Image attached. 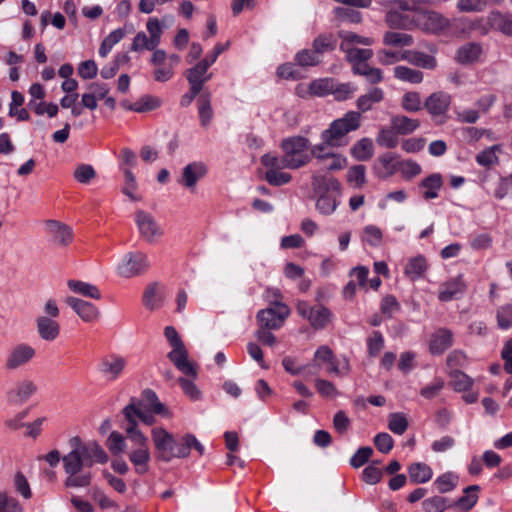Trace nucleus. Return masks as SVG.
I'll use <instances>...</instances> for the list:
<instances>
[{"instance_id":"1","label":"nucleus","mask_w":512,"mask_h":512,"mask_svg":"<svg viewBox=\"0 0 512 512\" xmlns=\"http://www.w3.org/2000/svg\"><path fill=\"white\" fill-rule=\"evenodd\" d=\"M71 451L62 457L65 473V486L72 488L87 487L91 484L92 474L85 468H91L95 462L105 464L109 457L104 449L96 441L84 442L78 436L69 440ZM51 467H56L61 454L58 450H52L43 456Z\"/></svg>"},{"instance_id":"2","label":"nucleus","mask_w":512,"mask_h":512,"mask_svg":"<svg viewBox=\"0 0 512 512\" xmlns=\"http://www.w3.org/2000/svg\"><path fill=\"white\" fill-rule=\"evenodd\" d=\"M151 438L155 447V458L165 463H169L174 458H187L192 448L200 456L205 452L204 446L190 433L176 440L165 428L154 427L151 430Z\"/></svg>"},{"instance_id":"3","label":"nucleus","mask_w":512,"mask_h":512,"mask_svg":"<svg viewBox=\"0 0 512 512\" xmlns=\"http://www.w3.org/2000/svg\"><path fill=\"white\" fill-rule=\"evenodd\" d=\"M496 96L494 94H487L480 97L475 107H454L455 120L460 124H475L481 117L489 112L490 108L494 105Z\"/></svg>"},{"instance_id":"4","label":"nucleus","mask_w":512,"mask_h":512,"mask_svg":"<svg viewBox=\"0 0 512 512\" xmlns=\"http://www.w3.org/2000/svg\"><path fill=\"white\" fill-rule=\"evenodd\" d=\"M290 309L282 302H275V306L258 311L256 318L259 328L277 330L282 327L289 316Z\"/></svg>"},{"instance_id":"5","label":"nucleus","mask_w":512,"mask_h":512,"mask_svg":"<svg viewBox=\"0 0 512 512\" xmlns=\"http://www.w3.org/2000/svg\"><path fill=\"white\" fill-rule=\"evenodd\" d=\"M129 439L136 445V448L128 455L129 460L133 464L135 472L143 475L148 472L151 459L148 438L145 435H138Z\"/></svg>"},{"instance_id":"6","label":"nucleus","mask_w":512,"mask_h":512,"mask_svg":"<svg viewBox=\"0 0 512 512\" xmlns=\"http://www.w3.org/2000/svg\"><path fill=\"white\" fill-rule=\"evenodd\" d=\"M282 149L287 159H293L298 165L297 169L306 165L310 161V155L306 150L308 140L301 136H294L283 140Z\"/></svg>"},{"instance_id":"7","label":"nucleus","mask_w":512,"mask_h":512,"mask_svg":"<svg viewBox=\"0 0 512 512\" xmlns=\"http://www.w3.org/2000/svg\"><path fill=\"white\" fill-rule=\"evenodd\" d=\"M150 264L147 256L142 252L126 254L118 266V273L122 277L131 278L145 273Z\"/></svg>"},{"instance_id":"8","label":"nucleus","mask_w":512,"mask_h":512,"mask_svg":"<svg viewBox=\"0 0 512 512\" xmlns=\"http://www.w3.org/2000/svg\"><path fill=\"white\" fill-rule=\"evenodd\" d=\"M144 408L145 404L143 401H140L139 399L132 397L129 403L122 409V414L124 416L125 421L127 422L125 432L128 438L136 437L138 435H144L138 429V422L141 421Z\"/></svg>"},{"instance_id":"9","label":"nucleus","mask_w":512,"mask_h":512,"mask_svg":"<svg viewBox=\"0 0 512 512\" xmlns=\"http://www.w3.org/2000/svg\"><path fill=\"white\" fill-rule=\"evenodd\" d=\"M135 222L139 229L140 235L147 242H155L163 235V230L157 223L156 219L144 210H138L135 213Z\"/></svg>"},{"instance_id":"10","label":"nucleus","mask_w":512,"mask_h":512,"mask_svg":"<svg viewBox=\"0 0 512 512\" xmlns=\"http://www.w3.org/2000/svg\"><path fill=\"white\" fill-rule=\"evenodd\" d=\"M418 26L429 33H439L450 26V21L436 11H423L417 18Z\"/></svg>"},{"instance_id":"11","label":"nucleus","mask_w":512,"mask_h":512,"mask_svg":"<svg viewBox=\"0 0 512 512\" xmlns=\"http://www.w3.org/2000/svg\"><path fill=\"white\" fill-rule=\"evenodd\" d=\"M126 365V358L118 354H110L101 359L99 369L107 380L114 381L121 376Z\"/></svg>"},{"instance_id":"12","label":"nucleus","mask_w":512,"mask_h":512,"mask_svg":"<svg viewBox=\"0 0 512 512\" xmlns=\"http://www.w3.org/2000/svg\"><path fill=\"white\" fill-rule=\"evenodd\" d=\"M35 356V349L28 344H18L11 349L5 361L8 370H15L28 363Z\"/></svg>"},{"instance_id":"13","label":"nucleus","mask_w":512,"mask_h":512,"mask_svg":"<svg viewBox=\"0 0 512 512\" xmlns=\"http://www.w3.org/2000/svg\"><path fill=\"white\" fill-rule=\"evenodd\" d=\"M167 357L180 372L192 378L197 377L196 368L188 360V351L184 344L172 347V350L167 354Z\"/></svg>"},{"instance_id":"14","label":"nucleus","mask_w":512,"mask_h":512,"mask_svg":"<svg viewBox=\"0 0 512 512\" xmlns=\"http://www.w3.org/2000/svg\"><path fill=\"white\" fill-rule=\"evenodd\" d=\"M45 226L55 245L65 247L72 242L73 231L70 226L57 220H47Z\"/></svg>"},{"instance_id":"15","label":"nucleus","mask_w":512,"mask_h":512,"mask_svg":"<svg viewBox=\"0 0 512 512\" xmlns=\"http://www.w3.org/2000/svg\"><path fill=\"white\" fill-rule=\"evenodd\" d=\"M207 174V167L202 162H192L183 168L178 183L183 187L193 190L197 182Z\"/></svg>"},{"instance_id":"16","label":"nucleus","mask_w":512,"mask_h":512,"mask_svg":"<svg viewBox=\"0 0 512 512\" xmlns=\"http://www.w3.org/2000/svg\"><path fill=\"white\" fill-rule=\"evenodd\" d=\"M210 66L211 62H209L208 58H205L187 70L186 77L194 93H199L202 90L203 84L211 78L212 74L206 75Z\"/></svg>"},{"instance_id":"17","label":"nucleus","mask_w":512,"mask_h":512,"mask_svg":"<svg viewBox=\"0 0 512 512\" xmlns=\"http://www.w3.org/2000/svg\"><path fill=\"white\" fill-rule=\"evenodd\" d=\"M451 101L452 97L450 94L443 91H438L427 97L424 102V107L430 115L442 116L448 111L451 105Z\"/></svg>"},{"instance_id":"18","label":"nucleus","mask_w":512,"mask_h":512,"mask_svg":"<svg viewBox=\"0 0 512 512\" xmlns=\"http://www.w3.org/2000/svg\"><path fill=\"white\" fill-rule=\"evenodd\" d=\"M466 289L467 285L463 275H458L441 285L438 298L443 302L458 299L465 293Z\"/></svg>"},{"instance_id":"19","label":"nucleus","mask_w":512,"mask_h":512,"mask_svg":"<svg viewBox=\"0 0 512 512\" xmlns=\"http://www.w3.org/2000/svg\"><path fill=\"white\" fill-rule=\"evenodd\" d=\"M65 302L85 322H93L100 316V311L90 302L76 297H67Z\"/></svg>"},{"instance_id":"20","label":"nucleus","mask_w":512,"mask_h":512,"mask_svg":"<svg viewBox=\"0 0 512 512\" xmlns=\"http://www.w3.org/2000/svg\"><path fill=\"white\" fill-rule=\"evenodd\" d=\"M453 333L447 328H439L430 336L429 351L433 355L443 354L453 345Z\"/></svg>"},{"instance_id":"21","label":"nucleus","mask_w":512,"mask_h":512,"mask_svg":"<svg viewBox=\"0 0 512 512\" xmlns=\"http://www.w3.org/2000/svg\"><path fill=\"white\" fill-rule=\"evenodd\" d=\"M36 391L37 386L33 381L23 380L14 389L7 392V400L11 404L20 405L28 401Z\"/></svg>"},{"instance_id":"22","label":"nucleus","mask_w":512,"mask_h":512,"mask_svg":"<svg viewBox=\"0 0 512 512\" xmlns=\"http://www.w3.org/2000/svg\"><path fill=\"white\" fill-rule=\"evenodd\" d=\"M312 187L316 194L324 195V194H340V183L339 181L327 175H322L319 173H314L312 176Z\"/></svg>"},{"instance_id":"23","label":"nucleus","mask_w":512,"mask_h":512,"mask_svg":"<svg viewBox=\"0 0 512 512\" xmlns=\"http://www.w3.org/2000/svg\"><path fill=\"white\" fill-rule=\"evenodd\" d=\"M401 59L414 66L428 70H433L437 66V60L434 56L415 50L402 51Z\"/></svg>"},{"instance_id":"24","label":"nucleus","mask_w":512,"mask_h":512,"mask_svg":"<svg viewBox=\"0 0 512 512\" xmlns=\"http://www.w3.org/2000/svg\"><path fill=\"white\" fill-rule=\"evenodd\" d=\"M482 52L483 48L480 43L469 42L457 49L455 59L463 65L472 64L479 60Z\"/></svg>"},{"instance_id":"25","label":"nucleus","mask_w":512,"mask_h":512,"mask_svg":"<svg viewBox=\"0 0 512 512\" xmlns=\"http://www.w3.org/2000/svg\"><path fill=\"white\" fill-rule=\"evenodd\" d=\"M39 336L45 341L55 340L60 333V325L57 321L47 316H40L36 320Z\"/></svg>"},{"instance_id":"26","label":"nucleus","mask_w":512,"mask_h":512,"mask_svg":"<svg viewBox=\"0 0 512 512\" xmlns=\"http://www.w3.org/2000/svg\"><path fill=\"white\" fill-rule=\"evenodd\" d=\"M385 22L391 29L410 30L416 25V22L408 15L395 10H389L386 13Z\"/></svg>"},{"instance_id":"27","label":"nucleus","mask_w":512,"mask_h":512,"mask_svg":"<svg viewBox=\"0 0 512 512\" xmlns=\"http://www.w3.org/2000/svg\"><path fill=\"white\" fill-rule=\"evenodd\" d=\"M339 48L346 54V60L351 63L353 67L356 63L366 62L373 55L371 49L354 48L346 45V43H340Z\"/></svg>"},{"instance_id":"28","label":"nucleus","mask_w":512,"mask_h":512,"mask_svg":"<svg viewBox=\"0 0 512 512\" xmlns=\"http://www.w3.org/2000/svg\"><path fill=\"white\" fill-rule=\"evenodd\" d=\"M409 479L414 484L426 483L433 475L432 469L425 463H413L408 468Z\"/></svg>"},{"instance_id":"29","label":"nucleus","mask_w":512,"mask_h":512,"mask_svg":"<svg viewBox=\"0 0 512 512\" xmlns=\"http://www.w3.org/2000/svg\"><path fill=\"white\" fill-rule=\"evenodd\" d=\"M139 400L144 402L146 409L151 410L155 414L162 415L164 417L169 416V410L159 401L158 396L153 390H144L142 393V399Z\"/></svg>"},{"instance_id":"30","label":"nucleus","mask_w":512,"mask_h":512,"mask_svg":"<svg viewBox=\"0 0 512 512\" xmlns=\"http://www.w3.org/2000/svg\"><path fill=\"white\" fill-rule=\"evenodd\" d=\"M67 286L72 292L80 294L84 297H89L96 300L101 298L99 289L90 283H86L80 280H69L67 282Z\"/></svg>"},{"instance_id":"31","label":"nucleus","mask_w":512,"mask_h":512,"mask_svg":"<svg viewBox=\"0 0 512 512\" xmlns=\"http://www.w3.org/2000/svg\"><path fill=\"white\" fill-rule=\"evenodd\" d=\"M331 316V311L328 308L318 305L313 307L308 321L314 329H323L329 323Z\"/></svg>"},{"instance_id":"32","label":"nucleus","mask_w":512,"mask_h":512,"mask_svg":"<svg viewBox=\"0 0 512 512\" xmlns=\"http://www.w3.org/2000/svg\"><path fill=\"white\" fill-rule=\"evenodd\" d=\"M383 43L392 47H407L414 43L412 35L402 32L387 31L383 35Z\"/></svg>"},{"instance_id":"33","label":"nucleus","mask_w":512,"mask_h":512,"mask_svg":"<svg viewBox=\"0 0 512 512\" xmlns=\"http://www.w3.org/2000/svg\"><path fill=\"white\" fill-rule=\"evenodd\" d=\"M261 163L269 169H276V171L284 168L297 169L298 165L293 159H287L284 155L279 158L271 154L263 155Z\"/></svg>"},{"instance_id":"34","label":"nucleus","mask_w":512,"mask_h":512,"mask_svg":"<svg viewBox=\"0 0 512 512\" xmlns=\"http://www.w3.org/2000/svg\"><path fill=\"white\" fill-rule=\"evenodd\" d=\"M393 72L396 79L412 84H419L424 78V75L420 70L402 65L394 67Z\"/></svg>"},{"instance_id":"35","label":"nucleus","mask_w":512,"mask_h":512,"mask_svg":"<svg viewBox=\"0 0 512 512\" xmlns=\"http://www.w3.org/2000/svg\"><path fill=\"white\" fill-rule=\"evenodd\" d=\"M480 490L478 485H470L464 489L465 495L461 496L454 505L461 508L462 511L471 510L478 501L477 492Z\"/></svg>"},{"instance_id":"36","label":"nucleus","mask_w":512,"mask_h":512,"mask_svg":"<svg viewBox=\"0 0 512 512\" xmlns=\"http://www.w3.org/2000/svg\"><path fill=\"white\" fill-rule=\"evenodd\" d=\"M412 130H380L377 143L386 148H395L399 144V136L406 135Z\"/></svg>"},{"instance_id":"37","label":"nucleus","mask_w":512,"mask_h":512,"mask_svg":"<svg viewBox=\"0 0 512 512\" xmlns=\"http://www.w3.org/2000/svg\"><path fill=\"white\" fill-rule=\"evenodd\" d=\"M162 297L158 293V283H150L143 293V304L149 310H155L161 306Z\"/></svg>"},{"instance_id":"38","label":"nucleus","mask_w":512,"mask_h":512,"mask_svg":"<svg viewBox=\"0 0 512 512\" xmlns=\"http://www.w3.org/2000/svg\"><path fill=\"white\" fill-rule=\"evenodd\" d=\"M351 154L358 161H367L373 156V142L368 138L358 141L352 148Z\"/></svg>"},{"instance_id":"39","label":"nucleus","mask_w":512,"mask_h":512,"mask_svg":"<svg viewBox=\"0 0 512 512\" xmlns=\"http://www.w3.org/2000/svg\"><path fill=\"white\" fill-rule=\"evenodd\" d=\"M442 186L440 174H432L421 182V187L426 190L423 193L425 199H434L438 196V190Z\"/></svg>"},{"instance_id":"40","label":"nucleus","mask_w":512,"mask_h":512,"mask_svg":"<svg viewBox=\"0 0 512 512\" xmlns=\"http://www.w3.org/2000/svg\"><path fill=\"white\" fill-rule=\"evenodd\" d=\"M350 130H324L321 139L326 141L332 148L348 144L347 132Z\"/></svg>"},{"instance_id":"41","label":"nucleus","mask_w":512,"mask_h":512,"mask_svg":"<svg viewBox=\"0 0 512 512\" xmlns=\"http://www.w3.org/2000/svg\"><path fill=\"white\" fill-rule=\"evenodd\" d=\"M452 505L448 498L442 496H433L422 502V508L425 512H444Z\"/></svg>"},{"instance_id":"42","label":"nucleus","mask_w":512,"mask_h":512,"mask_svg":"<svg viewBox=\"0 0 512 512\" xmlns=\"http://www.w3.org/2000/svg\"><path fill=\"white\" fill-rule=\"evenodd\" d=\"M500 151V145L496 144L490 146L476 156V162L483 167L490 168L491 166L498 163L499 158L497 156V152Z\"/></svg>"},{"instance_id":"43","label":"nucleus","mask_w":512,"mask_h":512,"mask_svg":"<svg viewBox=\"0 0 512 512\" xmlns=\"http://www.w3.org/2000/svg\"><path fill=\"white\" fill-rule=\"evenodd\" d=\"M339 194H324L319 195L317 202H316V209L324 215H330L332 214L337 206V196Z\"/></svg>"},{"instance_id":"44","label":"nucleus","mask_w":512,"mask_h":512,"mask_svg":"<svg viewBox=\"0 0 512 512\" xmlns=\"http://www.w3.org/2000/svg\"><path fill=\"white\" fill-rule=\"evenodd\" d=\"M426 259L423 256L412 258L405 266V274L411 279L415 280L422 276L426 270Z\"/></svg>"},{"instance_id":"45","label":"nucleus","mask_w":512,"mask_h":512,"mask_svg":"<svg viewBox=\"0 0 512 512\" xmlns=\"http://www.w3.org/2000/svg\"><path fill=\"white\" fill-rule=\"evenodd\" d=\"M383 99V91L380 88H373L365 95L357 100V106L362 111H367L374 103H378Z\"/></svg>"},{"instance_id":"46","label":"nucleus","mask_w":512,"mask_h":512,"mask_svg":"<svg viewBox=\"0 0 512 512\" xmlns=\"http://www.w3.org/2000/svg\"><path fill=\"white\" fill-rule=\"evenodd\" d=\"M159 105H160V99L157 97H153V96H145L132 105H128L126 102H123V106L125 108H128V109L136 111V112H140V113L153 110V109L159 107Z\"/></svg>"},{"instance_id":"47","label":"nucleus","mask_w":512,"mask_h":512,"mask_svg":"<svg viewBox=\"0 0 512 512\" xmlns=\"http://www.w3.org/2000/svg\"><path fill=\"white\" fill-rule=\"evenodd\" d=\"M360 113L355 111L347 112L344 117L334 120L330 128H358L360 126Z\"/></svg>"},{"instance_id":"48","label":"nucleus","mask_w":512,"mask_h":512,"mask_svg":"<svg viewBox=\"0 0 512 512\" xmlns=\"http://www.w3.org/2000/svg\"><path fill=\"white\" fill-rule=\"evenodd\" d=\"M490 20L493 25L497 27L502 33L512 36V15L511 14H501L499 12H494L490 16Z\"/></svg>"},{"instance_id":"49","label":"nucleus","mask_w":512,"mask_h":512,"mask_svg":"<svg viewBox=\"0 0 512 512\" xmlns=\"http://www.w3.org/2000/svg\"><path fill=\"white\" fill-rule=\"evenodd\" d=\"M450 377L453 388L458 392L468 390L473 384L472 379L458 369L452 370L450 372Z\"/></svg>"},{"instance_id":"50","label":"nucleus","mask_w":512,"mask_h":512,"mask_svg":"<svg viewBox=\"0 0 512 512\" xmlns=\"http://www.w3.org/2000/svg\"><path fill=\"white\" fill-rule=\"evenodd\" d=\"M458 482V476L452 472H447L440 475L435 481L434 485L436 486L438 492L447 493L452 491Z\"/></svg>"},{"instance_id":"51","label":"nucleus","mask_w":512,"mask_h":512,"mask_svg":"<svg viewBox=\"0 0 512 512\" xmlns=\"http://www.w3.org/2000/svg\"><path fill=\"white\" fill-rule=\"evenodd\" d=\"M336 46V40L333 35H319L313 41V51L317 54H321L327 51L334 50Z\"/></svg>"},{"instance_id":"52","label":"nucleus","mask_w":512,"mask_h":512,"mask_svg":"<svg viewBox=\"0 0 512 512\" xmlns=\"http://www.w3.org/2000/svg\"><path fill=\"white\" fill-rule=\"evenodd\" d=\"M333 80L332 79H318L314 80L309 85V92L315 96H325L331 93L333 90Z\"/></svg>"},{"instance_id":"53","label":"nucleus","mask_w":512,"mask_h":512,"mask_svg":"<svg viewBox=\"0 0 512 512\" xmlns=\"http://www.w3.org/2000/svg\"><path fill=\"white\" fill-rule=\"evenodd\" d=\"M388 427L393 433L402 435L408 428V421L404 414L392 413L389 415Z\"/></svg>"},{"instance_id":"54","label":"nucleus","mask_w":512,"mask_h":512,"mask_svg":"<svg viewBox=\"0 0 512 512\" xmlns=\"http://www.w3.org/2000/svg\"><path fill=\"white\" fill-rule=\"evenodd\" d=\"M106 445L112 454L118 455L122 453L126 448L125 438L118 431H113L109 435L106 441Z\"/></svg>"},{"instance_id":"55","label":"nucleus","mask_w":512,"mask_h":512,"mask_svg":"<svg viewBox=\"0 0 512 512\" xmlns=\"http://www.w3.org/2000/svg\"><path fill=\"white\" fill-rule=\"evenodd\" d=\"M347 179L350 183H354L357 188H361L366 182V167L364 165L350 167Z\"/></svg>"},{"instance_id":"56","label":"nucleus","mask_w":512,"mask_h":512,"mask_svg":"<svg viewBox=\"0 0 512 512\" xmlns=\"http://www.w3.org/2000/svg\"><path fill=\"white\" fill-rule=\"evenodd\" d=\"M497 323L501 329L512 327V304H505L497 309Z\"/></svg>"},{"instance_id":"57","label":"nucleus","mask_w":512,"mask_h":512,"mask_svg":"<svg viewBox=\"0 0 512 512\" xmlns=\"http://www.w3.org/2000/svg\"><path fill=\"white\" fill-rule=\"evenodd\" d=\"M292 179L291 174L280 172V170L269 169L265 174V180L273 186H282L289 183Z\"/></svg>"},{"instance_id":"58","label":"nucleus","mask_w":512,"mask_h":512,"mask_svg":"<svg viewBox=\"0 0 512 512\" xmlns=\"http://www.w3.org/2000/svg\"><path fill=\"white\" fill-rule=\"evenodd\" d=\"M380 309L385 316L392 318L395 313L400 311L401 306L396 297L386 295L381 301Z\"/></svg>"},{"instance_id":"59","label":"nucleus","mask_w":512,"mask_h":512,"mask_svg":"<svg viewBox=\"0 0 512 512\" xmlns=\"http://www.w3.org/2000/svg\"><path fill=\"white\" fill-rule=\"evenodd\" d=\"M402 106L407 111H419L422 107L420 94L418 92H407L402 97Z\"/></svg>"},{"instance_id":"60","label":"nucleus","mask_w":512,"mask_h":512,"mask_svg":"<svg viewBox=\"0 0 512 512\" xmlns=\"http://www.w3.org/2000/svg\"><path fill=\"white\" fill-rule=\"evenodd\" d=\"M338 35L342 39L341 43H346V45H348V46H350L353 43L369 46L373 43L372 38L363 37L354 32L339 31Z\"/></svg>"},{"instance_id":"61","label":"nucleus","mask_w":512,"mask_h":512,"mask_svg":"<svg viewBox=\"0 0 512 512\" xmlns=\"http://www.w3.org/2000/svg\"><path fill=\"white\" fill-rule=\"evenodd\" d=\"M368 352L370 356H377L384 347V339L379 331H373L367 340Z\"/></svg>"},{"instance_id":"62","label":"nucleus","mask_w":512,"mask_h":512,"mask_svg":"<svg viewBox=\"0 0 512 512\" xmlns=\"http://www.w3.org/2000/svg\"><path fill=\"white\" fill-rule=\"evenodd\" d=\"M372 454L373 449L371 447L366 446L359 448L350 459L351 466L354 468L363 466L366 462H368Z\"/></svg>"},{"instance_id":"63","label":"nucleus","mask_w":512,"mask_h":512,"mask_svg":"<svg viewBox=\"0 0 512 512\" xmlns=\"http://www.w3.org/2000/svg\"><path fill=\"white\" fill-rule=\"evenodd\" d=\"M364 241L373 247H377L382 242V232L374 225H368L364 228Z\"/></svg>"},{"instance_id":"64","label":"nucleus","mask_w":512,"mask_h":512,"mask_svg":"<svg viewBox=\"0 0 512 512\" xmlns=\"http://www.w3.org/2000/svg\"><path fill=\"white\" fill-rule=\"evenodd\" d=\"M0 512H23V509L19 502L6 495V493H0Z\"/></svg>"}]
</instances>
